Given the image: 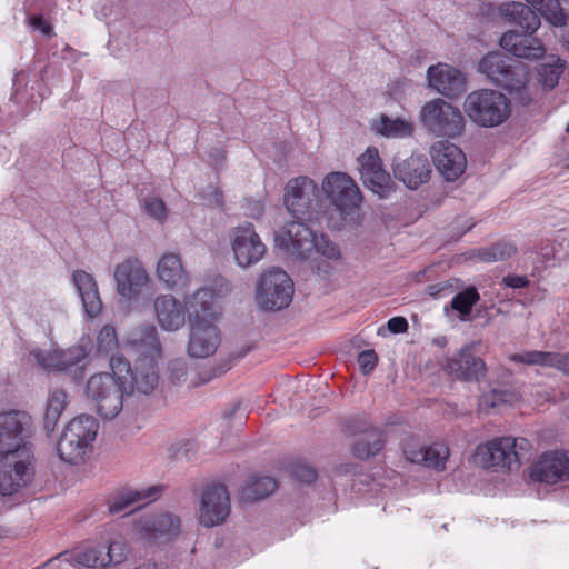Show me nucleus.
<instances>
[{
  "instance_id": "obj_1",
  "label": "nucleus",
  "mask_w": 569,
  "mask_h": 569,
  "mask_svg": "<svg viewBox=\"0 0 569 569\" xmlns=\"http://www.w3.org/2000/svg\"><path fill=\"white\" fill-rule=\"evenodd\" d=\"M112 372L91 376L86 386V396L103 419H113L123 408V398L138 392L140 378L132 373L130 362L122 356L111 355Z\"/></svg>"
},
{
  "instance_id": "obj_2",
  "label": "nucleus",
  "mask_w": 569,
  "mask_h": 569,
  "mask_svg": "<svg viewBox=\"0 0 569 569\" xmlns=\"http://www.w3.org/2000/svg\"><path fill=\"white\" fill-rule=\"evenodd\" d=\"M128 346L136 356L132 373L140 378L138 392L149 395L159 381L157 363L161 357V343L157 328L151 323L133 328L128 336Z\"/></svg>"
},
{
  "instance_id": "obj_3",
  "label": "nucleus",
  "mask_w": 569,
  "mask_h": 569,
  "mask_svg": "<svg viewBox=\"0 0 569 569\" xmlns=\"http://www.w3.org/2000/svg\"><path fill=\"white\" fill-rule=\"evenodd\" d=\"M478 71L492 84L508 91L522 106L531 102L527 89V68L500 51L487 52L478 62Z\"/></svg>"
},
{
  "instance_id": "obj_4",
  "label": "nucleus",
  "mask_w": 569,
  "mask_h": 569,
  "mask_svg": "<svg viewBox=\"0 0 569 569\" xmlns=\"http://www.w3.org/2000/svg\"><path fill=\"white\" fill-rule=\"evenodd\" d=\"M463 109L477 126L493 128L502 124L510 117L511 102L498 90L479 89L468 93Z\"/></svg>"
},
{
  "instance_id": "obj_5",
  "label": "nucleus",
  "mask_w": 569,
  "mask_h": 569,
  "mask_svg": "<svg viewBox=\"0 0 569 569\" xmlns=\"http://www.w3.org/2000/svg\"><path fill=\"white\" fill-rule=\"evenodd\" d=\"M98 429L97 419L90 415L73 418L57 442L56 449L60 459L71 465L82 461L97 437Z\"/></svg>"
},
{
  "instance_id": "obj_6",
  "label": "nucleus",
  "mask_w": 569,
  "mask_h": 569,
  "mask_svg": "<svg viewBox=\"0 0 569 569\" xmlns=\"http://www.w3.org/2000/svg\"><path fill=\"white\" fill-rule=\"evenodd\" d=\"M283 206L295 219H316L321 209L318 184L307 176L289 179L284 186Z\"/></svg>"
},
{
  "instance_id": "obj_7",
  "label": "nucleus",
  "mask_w": 569,
  "mask_h": 569,
  "mask_svg": "<svg viewBox=\"0 0 569 569\" xmlns=\"http://www.w3.org/2000/svg\"><path fill=\"white\" fill-rule=\"evenodd\" d=\"M419 118L428 132L436 137H459L466 126L460 109L440 98L426 102L420 110Z\"/></svg>"
},
{
  "instance_id": "obj_8",
  "label": "nucleus",
  "mask_w": 569,
  "mask_h": 569,
  "mask_svg": "<svg viewBox=\"0 0 569 569\" xmlns=\"http://www.w3.org/2000/svg\"><path fill=\"white\" fill-rule=\"evenodd\" d=\"M32 417L24 410L0 412V458L8 459L27 448L33 435Z\"/></svg>"
},
{
  "instance_id": "obj_9",
  "label": "nucleus",
  "mask_w": 569,
  "mask_h": 569,
  "mask_svg": "<svg viewBox=\"0 0 569 569\" xmlns=\"http://www.w3.org/2000/svg\"><path fill=\"white\" fill-rule=\"evenodd\" d=\"M293 295V282L286 271L272 268L264 272L257 283L256 299L263 310L287 308Z\"/></svg>"
},
{
  "instance_id": "obj_10",
  "label": "nucleus",
  "mask_w": 569,
  "mask_h": 569,
  "mask_svg": "<svg viewBox=\"0 0 569 569\" xmlns=\"http://www.w3.org/2000/svg\"><path fill=\"white\" fill-rule=\"evenodd\" d=\"M321 188L343 220H352V214L362 201L361 192L353 179L345 172H330L325 177Z\"/></svg>"
},
{
  "instance_id": "obj_11",
  "label": "nucleus",
  "mask_w": 569,
  "mask_h": 569,
  "mask_svg": "<svg viewBox=\"0 0 569 569\" xmlns=\"http://www.w3.org/2000/svg\"><path fill=\"white\" fill-rule=\"evenodd\" d=\"M309 220H292L284 223L274 234L276 246L286 254L307 260L317 247V234L306 224Z\"/></svg>"
},
{
  "instance_id": "obj_12",
  "label": "nucleus",
  "mask_w": 569,
  "mask_h": 569,
  "mask_svg": "<svg viewBox=\"0 0 569 569\" xmlns=\"http://www.w3.org/2000/svg\"><path fill=\"white\" fill-rule=\"evenodd\" d=\"M34 357L37 362L48 371L64 372L77 382L83 379L88 353L81 346L53 352L39 351Z\"/></svg>"
},
{
  "instance_id": "obj_13",
  "label": "nucleus",
  "mask_w": 569,
  "mask_h": 569,
  "mask_svg": "<svg viewBox=\"0 0 569 569\" xmlns=\"http://www.w3.org/2000/svg\"><path fill=\"white\" fill-rule=\"evenodd\" d=\"M360 179L366 188L378 194L380 198H387L393 190L395 183L383 169L379 151L375 147H368L358 159Z\"/></svg>"
},
{
  "instance_id": "obj_14",
  "label": "nucleus",
  "mask_w": 569,
  "mask_h": 569,
  "mask_svg": "<svg viewBox=\"0 0 569 569\" xmlns=\"http://www.w3.org/2000/svg\"><path fill=\"white\" fill-rule=\"evenodd\" d=\"M432 162L447 182L459 179L467 168V158L463 151L448 141H438L431 147Z\"/></svg>"
},
{
  "instance_id": "obj_15",
  "label": "nucleus",
  "mask_w": 569,
  "mask_h": 569,
  "mask_svg": "<svg viewBox=\"0 0 569 569\" xmlns=\"http://www.w3.org/2000/svg\"><path fill=\"white\" fill-rule=\"evenodd\" d=\"M230 513V498L224 485L208 486L202 493L200 523L204 527L218 526Z\"/></svg>"
},
{
  "instance_id": "obj_16",
  "label": "nucleus",
  "mask_w": 569,
  "mask_h": 569,
  "mask_svg": "<svg viewBox=\"0 0 569 569\" xmlns=\"http://www.w3.org/2000/svg\"><path fill=\"white\" fill-rule=\"evenodd\" d=\"M530 478L536 482L555 485L569 479V451L545 452L531 466Z\"/></svg>"
},
{
  "instance_id": "obj_17",
  "label": "nucleus",
  "mask_w": 569,
  "mask_h": 569,
  "mask_svg": "<svg viewBox=\"0 0 569 569\" xmlns=\"http://www.w3.org/2000/svg\"><path fill=\"white\" fill-rule=\"evenodd\" d=\"M232 250L238 264L246 268L261 260L266 253V246L253 224L247 222L234 230Z\"/></svg>"
},
{
  "instance_id": "obj_18",
  "label": "nucleus",
  "mask_w": 569,
  "mask_h": 569,
  "mask_svg": "<svg viewBox=\"0 0 569 569\" xmlns=\"http://www.w3.org/2000/svg\"><path fill=\"white\" fill-rule=\"evenodd\" d=\"M221 342L220 331L212 320L190 321L188 355L192 358L212 356Z\"/></svg>"
},
{
  "instance_id": "obj_19",
  "label": "nucleus",
  "mask_w": 569,
  "mask_h": 569,
  "mask_svg": "<svg viewBox=\"0 0 569 569\" xmlns=\"http://www.w3.org/2000/svg\"><path fill=\"white\" fill-rule=\"evenodd\" d=\"M427 78L432 89L448 98H458L466 91L465 74L447 63L430 66L427 70Z\"/></svg>"
},
{
  "instance_id": "obj_20",
  "label": "nucleus",
  "mask_w": 569,
  "mask_h": 569,
  "mask_svg": "<svg viewBox=\"0 0 569 569\" xmlns=\"http://www.w3.org/2000/svg\"><path fill=\"white\" fill-rule=\"evenodd\" d=\"M443 370L457 379L478 382L487 373L485 361L472 353L471 347L461 348L457 356L448 358L442 365Z\"/></svg>"
},
{
  "instance_id": "obj_21",
  "label": "nucleus",
  "mask_w": 569,
  "mask_h": 569,
  "mask_svg": "<svg viewBox=\"0 0 569 569\" xmlns=\"http://www.w3.org/2000/svg\"><path fill=\"white\" fill-rule=\"evenodd\" d=\"M535 33L509 30L499 40L500 47L516 58L539 60L543 58L546 48Z\"/></svg>"
},
{
  "instance_id": "obj_22",
  "label": "nucleus",
  "mask_w": 569,
  "mask_h": 569,
  "mask_svg": "<svg viewBox=\"0 0 569 569\" xmlns=\"http://www.w3.org/2000/svg\"><path fill=\"white\" fill-rule=\"evenodd\" d=\"M403 455L412 463L442 471L446 469L450 450L445 443L437 442L423 446L411 439L405 442Z\"/></svg>"
},
{
  "instance_id": "obj_23",
  "label": "nucleus",
  "mask_w": 569,
  "mask_h": 569,
  "mask_svg": "<svg viewBox=\"0 0 569 569\" xmlns=\"http://www.w3.org/2000/svg\"><path fill=\"white\" fill-rule=\"evenodd\" d=\"M117 291L123 298H134L148 282V273L138 259H127L114 270Z\"/></svg>"
},
{
  "instance_id": "obj_24",
  "label": "nucleus",
  "mask_w": 569,
  "mask_h": 569,
  "mask_svg": "<svg viewBox=\"0 0 569 569\" xmlns=\"http://www.w3.org/2000/svg\"><path fill=\"white\" fill-rule=\"evenodd\" d=\"M32 479L30 462L27 460L14 461L12 466L0 470V496L11 498L14 505L21 503L22 499L19 491L26 487Z\"/></svg>"
},
{
  "instance_id": "obj_25",
  "label": "nucleus",
  "mask_w": 569,
  "mask_h": 569,
  "mask_svg": "<svg viewBox=\"0 0 569 569\" xmlns=\"http://www.w3.org/2000/svg\"><path fill=\"white\" fill-rule=\"evenodd\" d=\"M393 176L409 189H417L428 182L431 173L429 160L423 154H412L393 164Z\"/></svg>"
},
{
  "instance_id": "obj_26",
  "label": "nucleus",
  "mask_w": 569,
  "mask_h": 569,
  "mask_svg": "<svg viewBox=\"0 0 569 569\" xmlns=\"http://www.w3.org/2000/svg\"><path fill=\"white\" fill-rule=\"evenodd\" d=\"M180 531L179 517L171 513L154 515L140 521L139 532L148 540L171 539Z\"/></svg>"
},
{
  "instance_id": "obj_27",
  "label": "nucleus",
  "mask_w": 569,
  "mask_h": 569,
  "mask_svg": "<svg viewBox=\"0 0 569 569\" xmlns=\"http://www.w3.org/2000/svg\"><path fill=\"white\" fill-rule=\"evenodd\" d=\"M154 311L162 329L178 330L184 325L186 308L171 295H162L154 300Z\"/></svg>"
},
{
  "instance_id": "obj_28",
  "label": "nucleus",
  "mask_w": 569,
  "mask_h": 569,
  "mask_svg": "<svg viewBox=\"0 0 569 569\" xmlns=\"http://www.w3.org/2000/svg\"><path fill=\"white\" fill-rule=\"evenodd\" d=\"M512 458L507 448H505L503 438L490 440L476 448L475 461L485 469L489 468H513Z\"/></svg>"
},
{
  "instance_id": "obj_29",
  "label": "nucleus",
  "mask_w": 569,
  "mask_h": 569,
  "mask_svg": "<svg viewBox=\"0 0 569 569\" xmlns=\"http://www.w3.org/2000/svg\"><path fill=\"white\" fill-rule=\"evenodd\" d=\"M72 278L81 297L84 312L90 318L97 317L102 310V301L94 278L84 270H76Z\"/></svg>"
},
{
  "instance_id": "obj_30",
  "label": "nucleus",
  "mask_w": 569,
  "mask_h": 569,
  "mask_svg": "<svg viewBox=\"0 0 569 569\" xmlns=\"http://www.w3.org/2000/svg\"><path fill=\"white\" fill-rule=\"evenodd\" d=\"M501 16L510 23L519 27L522 32L536 33L541 26L537 12L526 2H507L500 7Z\"/></svg>"
},
{
  "instance_id": "obj_31",
  "label": "nucleus",
  "mask_w": 569,
  "mask_h": 569,
  "mask_svg": "<svg viewBox=\"0 0 569 569\" xmlns=\"http://www.w3.org/2000/svg\"><path fill=\"white\" fill-rule=\"evenodd\" d=\"M157 274L160 281L170 289H183L189 282L181 258L177 253H164L157 264Z\"/></svg>"
},
{
  "instance_id": "obj_32",
  "label": "nucleus",
  "mask_w": 569,
  "mask_h": 569,
  "mask_svg": "<svg viewBox=\"0 0 569 569\" xmlns=\"http://www.w3.org/2000/svg\"><path fill=\"white\" fill-rule=\"evenodd\" d=\"M479 301L480 295L477 288L475 286H469L456 293L450 303L445 306L443 310L446 315H448L449 311L457 312L458 319L462 322L472 321L479 317V312L477 315L472 313L473 307Z\"/></svg>"
},
{
  "instance_id": "obj_33",
  "label": "nucleus",
  "mask_w": 569,
  "mask_h": 569,
  "mask_svg": "<svg viewBox=\"0 0 569 569\" xmlns=\"http://www.w3.org/2000/svg\"><path fill=\"white\" fill-rule=\"evenodd\" d=\"M190 321L212 320L213 321V292L211 289H198L186 300Z\"/></svg>"
},
{
  "instance_id": "obj_34",
  "label": "nucleus",
  "mask_w": 569,
  "mask_h": 569,
  "mask_svg": "<svg viewBox=\"0 0 569 569\" xmlns=\"http://www.w3.org/2000/svg\"><path fill=\"white\" fill-rule=\"evenodd\" d=\"M385 443L386 437L382 430L378 428L369 429L353 442L352 455L360 460H367L377 456L383 449Z\"/></svg>"
},
{
  "instance_id": "obj_35",
  "label": "nucleus",
  "mask_w": 569,
  "mask_h": 569,
  "mask_svg": "<svg viewBox=\"0 0 569 569\" xmlns=\"http://www.w3.org/2000/svg\"><path fill=\"white\" fill-rule=\"evenodd\" d=\"M163 486H151L142 490H131L119 495L110 505L109 512L111 515L120 513L127 510L131 505L138 501H153L162 492Z\"/></svg>"
},
{
  "instance_id": "obj_36",
  "label": "nucleus",
  "mask_w": 569,
  "mask_h": 569,
  "mask_svg": "<svg viewBox=\"0 0 569 569\" xmlns=\"http://www.w3.org/2000/svg\"><path fill=\"white\" fill-rule=\"evenodd\" d=\"M278 488V482L269 476L252 477L241 489L240 500L254 502L270 496Z\"/></svg>"
},
{
  "instance_id": "obj_37",
  "label": "nucleus",
  "mask_w": 569,
  "mask_h": 569,
  "mask_svg": "<svg viewBox=\"0 0 569 569\" xmlns=\"http://www.w3.org/2000/svg\"><path fill=\"white\" fill-rule=\"evenodd\" d=\"M371 130L386 138H405L412 134L413 126L402 118L392 119L381 114L379 120L371 124Z\"/></svg>"
},
{
  "instance_id": "obj_38",
  "label": "nucleus",
  "mask_w": 569,
  "mask_h": 569,
  "mask_svg": "<svg viewBox=\"0 0 569 569\" xmlns=\"http://www.w3.org/2000/svg\"><path fill=\"white\" fill-rule=\"evenodd\" d=\"M67 393L61 389L53 390L46 406L43 429L50 436L58 423V420L66 408Z\"/></svg>"
},
{
  "instance_id": "obj_39",
  "label": "nucleus",
  "mask_w": 569,
  "mask_h": 569,
  "mask_svg": "<svg viewBox=\"0 0 569 569\" xmlns=\"http://www.w3.org/2000/svg\"><path fill=\"white\" fill-rule=\"evenodd\" d=\"M517 253L515 243L506 240L497 241L488 247L473 250V257L482 262H497L510 259Z\"/></svg>"
},
{
  "instance_id": "obj_40",
  "label": "nucleus",
  "mask_w": 569,
  "mask_h": 569,
  "mask_svg": "<svg viewBox=\"0 0 569 569\" xmlns=\"http://www.w3.org/2000/svg\"><path fill=\"white\" fill-rule=\"evenodd\" d=\"M526 2L543 18L550 26H561L565 19V9L559 0H526Z\"/></svg>"
},
{
  "instance_id": "obj_41",
  "label": "nucleus",
  "mask_w": 569,
  "mask_h": 569,
  "mask_svg": "<svg viewBox=\"0 0 569 569\" xmlns=\"http://www.w3.org/2000/svg\"><path fill=\"white\" fill-rule=\"evenodd\" d=\"M505 448L511 456L512 466L518 468L523 462L528 461L531 457L532 445L531 442L522 437L512 438L503 437Z\"/></svg>"
},
{
  "instance_id": "obj_42",
  "label": "nucleus",
  "mask_w": 569,
  "mask_h": 569,
  "mask_svg": "<svg viewBox=\"0 0 569 569\" xmlns=\"http://www.w3.org/2000/svg\"><path fill=\"white\" fill-rule=\"evenodd\" d=\"M550 351L531 350L521 353H513L509 357L512 362L525 363L528 366L549 367Z\"/></svg>"
},
{
  "instance_id": "obj_43",
  "label": "nucleus",
  "mask_w": 569,
  "mask_h": 569,
  "mask_svg": "<svg viewBox=\"0 0 569 569\" xmlns=\"http://www.w3.org/2000/svg\"><path fill=\"white\" fill-rule=\"evenodd\" d=\"M118 348V338L116 333V329L106 325L99 331L97 337V349L98 352L103 355L112 353Z\"/></svg>"
},
{
  "instance_id": "obj_44",
  "label": "nucleus",
  "mask_w": 569,
  "mask_h": 569,
  "mask_svg": "<svg viewBox=\"0 0 569 569\" xmlns=\"http://www.w3.org/2000/svg\"><path fill=\"white\" fill-rule=\"evenodd\" d=\"M143 211L158 222H164L168 217V210L162 199L158 197H146L142 202Z\"/></svg>"
},
{
  "instance_id": "obj_45",
  "label": "nucleus",
  "mask_w": 569,
  "mask_h": 569,
  "mask_svg": "<svg viewBox=\"0 0 569 569\" xmlns=\"http://www.w3.org/2000/svg\"><path fill=\"white\" fill-rule=\"evenodd\" d=\"M104 548H89L77 555L79 563L86 567H106V557L103 556Z\"/></svg>"
},
{
  "instance_id": "obj_46",
  "label": "nucleus",
  "mask_w": 569,
  "mask_h": 569,
  "mask_svg": "<svg viewBox=\"0 0 569 569\" xmlns=\"http://www.w3.org/2000/svg\"><path fill=\"white\" fill-rule=\"evenodd\" d=\"M290 473L299 482L308 485L315 482L318 476L316 469L303 461L291 463Z\"/></svg>"
},
{
  "instance_id": "obj_47",
  "label": "nucleus",
  "mask_w": 569,
  "mask_h": 569,
  "mask_svg": "<svg viewBox=\"0 0 569 569\" xmlns=\"http://www.w3.org/2000/svg\"><path fill=\"white\" fill-rule=\"evenodd\" d=\"M562 70V64H542L539 68L538 73L543 84L550 89H553L558 84Z\"/></svg>"
},
{
  "instance_id": "obj_48",
  "label": "nucleus",
  "mask_w": 569,
  "mask_h": 569,
  "mask_svg": "<svg viewBox=\"0 0 569 569\" xmlns=\"http://www.w3.org/2000/svg\"><path fill=\"white\" fill-rule=\"evenodd\" d=\"M509 393L501 389H491L480 397L479 406L482 409L496 408L500 403L507 402Z\"/></svg>"
},
{
  "instance_id": "obj_49",
  "label": "nucleus",
  "mask_w": 569,
  "mask_h": 569,
  "mask_svg": "<svg viewBox=\"0 0 569 569\" xmlns=\"http://www.w3.org/2000/svg\"><path fill=\"white\" fill-rule=\"evenodd\" d=\"M342 428L348 435H357L365 433L373 427L363 417L351 416L343 420Z\"/></svg>"
},
{
  "instance_id": "obj_50",
  "label": "nucleus",
  "mask_w": 569,
  "mask_h": 569,
  "mask_svg": "<svg viewBox=\"0 0 569 569\" xmlns=\"http://www.w3.org/2000/svg\"><path fill=\"white\" fill-rule=\"evenodd\" d=\"M103 551V556L106 557V563L109 565H118L121 563L126 559L127 548L124 543L120 541L111 542Z\"/></svg>"
},
{
  "instance_id": "obj_51",
  "label": "nucleus",
  "mask_w": 569,
  "mask_h": 569,
  "mask_svg": "<svg viewBox=\"0 0 569 569\" xmlns=\"http://www.w3.org/2000/svg\"><path fill=\"white\" fill-rule=\"evenodd\" d=\"M315 252H320L329 259H338L340 257L339 247L330 241V239L325 234H321L319 238L317 237V247L315 248L313 253Z\"/></svg>"
},
{
  "instance_id": "obj_52",
  "label": "nucleus",
  "mask_w": 569,
  "mask_h": 569,
  "mask_svg": "<svg viewBox=\"0 0 569 569\" xmlns=\"http://www.w3.org/2000/svg\"><path fill=\"white\" fill-rule=\"evenodd\" d=\"M232 367V362L230 359L220 360L217 365L211 367L208 370H202L200 372V380L202 383H207L212 379L222 376L227 371H229Z\"/></svg>"
},
{
  "instance_id": "obj_53",
  "label": "nucleus",
  "mask_w": 569,
  "mask_h": 569,
  "mask_svg": "<svg viewBox=\"0 0 569 569\" xmlns=\"http://www.w3.org/2000/svg\"><path fill=\"white\" fill-rule=\"evenodd\" d=\"M358 365L363 375H369L378 363V356L372 349H367L358 355Z\"/></svg>"
},
{
  "instance_id": "obj_54",
  "label": "nucleus",
  "mask_w": 569,
  "mask_h": 569,
  "mask_svg": "<svg viewBox=\"0 0 569 569\" xmlns=\"http://www.w3.org/2000/svg\"><path fill=\"white\" fill-rule=\"evenodd\" d=\"M456 287L450 281H441L437 283L429 284L427 287V293L435 298L440 299L453 293Z\"/></svg>"
},
{
  "instance_id": "obj_55",
  "label": "nucleus",
  "mask_w": 569,
  "mask_h": 569,
  "mask_svg": "<svg viewBox=\"0 0 569 569\" xmlns=\"http://www.w3.org/2000/svg\"><path fill=\"white\" fill-rule=\"evenodd\" d=\"M550 357L549 368H555L569 376V351L565 353L551 352Z\"/></svg>"
},
{
  "instance_id": "obj_56",
  "label": "nucleus",
  "mask_w": 569,
  "mask_h": 569,
  "mask_svg": "<svg viewBox=\"0 0 569 569\" xmlns=\"http://www.w3.org/2000/svg\"><path fill=\"white\" fill-rule=\"evenodd\" d=\"M530 281L526 276L509 273L501 279V284L507 288L521 289L527 288Z\"/></svg>"
},
{
  "instance_id": "obj_57",
  "label": "nucleus",
  "mask_w": 569,
  "mask_h": 569,
  "mask_svg": "<svg viewBox=\"0 0 569 569\" xmlns=\"http://www.w3.org/2000/svg\"><path fill=\"white\" fill-rule=\"evenodd\" d=\"M29 21L34 29L40 30L44 36L50 38L53 34L51 24L48 23L41 16H31Z\"/></svg>"
},
{
  "instance_id": "obj_58",
  "label": "nucleus",
  "mask_w": 569,
  "mask_h": 569,
  "mask_svg": "<svg viewBox=\"0 0 569 569\" xmlns=\"http://www.w3.org/2000/svg\"><path fill=\"white\" fill-rule=\"evenodd\" d=\"M387 328L392 333H403V332H407L409 325L405 317L398 316V317H393L388 320Z\"/></svg>"
},
{
  "instance_id": "obj_59",
  "label": "nucleus",
  "mask_w": 569,
  "mask_h": 569,
  "mask_svg": "<svg viewBox=\"0 0 569 569\" xmlns=\"http://www.w3.org/2000/svg\"><path fill=\"white\" fill-rule=\"evenodd\" d=\"M563 24L561 26H552L553 28H561L563 29V37L566 38L567 42L569 43V13L565 11V19Z\"/></svg>"
},
{
  "instance_id": "obj_60",
  "label": "nucleus",
  "mask_w": 569,
  "mask_h": 569,
  "mask_svg": "<svg viewBox=\"0 0 569 569\" xmlns=\"http://www.w3.org/2000/svg\"><path fill=\"white\" fill-rule=\"evenodd\" d=\"M473 226H475V224H473V223H471V224L467 228V230H466V231H468V230L472 229V227H473Z\"/></svg>"
},
{
  "instance_id": "obj_61",
  "label": "nucleus",
  "mask_w": 569,
  "mask_h": 569,
  "mask_svg": "<svg viewBox=\"0 0 569 569\" xmlns=\"http://www.w3.org/2000/svg\"><path fill=\"white\" fill-rule=\"evenodd\" d=\"M566 132L569 133V123L566 127Z\"/></svg>"
},
{
  "instance_id": "obj_62",
  "label": "nucleus",
  "mask_w": 569,
  "mask_h": 569,
  "mask_svg": "<svg viewBox=\"0 0 569 569\" xmlns=\"http://www.w3.org/2000/svg\"><path fill=\"white\" fill-rule=\"evenodd\" d=\"M567 160H569V153H568V158H567ZM568 168H569V162H568Z\"/></svg>"
},
{
  "instance_id": "obj_63",
  "label": "nucleus",
  "mask_w": 569,
  "mask_h": 569,
  "mask_svg": "<svg viewBox=\"0 0 569 569\" xmlns=\"http://www.w3.org/2000/svg\"><path fill=\"white\" fill-rule=\"evenodd\" d=\"M567 412H568V415H569V408L567 409Z\"/></svg>"
}]
</instances>
